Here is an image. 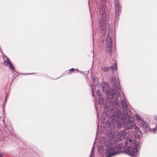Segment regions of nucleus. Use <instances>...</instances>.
I'll use <instances>...</instances> for the list:
<instances>
[{
    "mask_svg": "<svg viewBox=\"0 0 157 157\" xmlns=\"http://www.w3.org/2000/svg\"><path fill=\"white\" fill-rule=\"evenodd\" d=\"M134 130L135 131V134L136 136L137 137V138L140 137L141 136V132L140 131L139 128L137 126H135L134 128Z\"/></svg>",
    "mask_w": 157,
    "mask_h": 157,
    "instance_id": "nucleus-10",
    "label": "nucleus"
},
{
    "mask_svg": "<svg viewBox=\"0 0 157 157\" xmlns=\"http://www.w3.org/2000/svg\"><path fill=\"white\" fill-rule=\"evenodd\" d=\"M114 132H109L107 135V140L105 142V147L106 148L105 154L106 157H110L120 152V148L117 146H114Z\"/></svg>",
    "mask_w": 157,
    "mask_h": 157,
    "instance_id": "nucleus-2",
    "label": "nucleus"
},
{
    "mask_svg": "<svg viewBox=\"0 0 157 157\" xmlns=\"http://www.w3.org/2000/svg\"><path fill=\"white\" fill-rule=\"evenodd\" d=\"M155 119L157 121V116L155 117Z\"/></svg>",
    "mask_w": 157,
    "mask_h": 157,
    "instance_id": "nucleus-26",
    "label": "nucleus"
},
{
    "mask_svg": "<svg viewBox=\"0 0 157 157\" xmlns=\"http://www.w3.org/2000/svg\"><path fill=\"white\" fill-rule=\"evenodd\" d=\"M96 93L98 96V97L101 96V93L100 90H97L96 91Z\"/></svg>",
    "mask_w": 157,
    "mask_h": 157,
    "instance_id": "nucleus-20",
    "label": "nucleus"
},
{
    "mask_svg": "<svg viewBox=\"0 0 157 157\" xmlns=\"http://www.w3.org/2000/svg\"><path fill=\"white\" fill-rule=\"evenodd\" d=\"M121 105L122 107L125 112L127 113V110L128 109V105L126 102V100L125 99H124L122 100L121 101Z\"/></svg>",
    "mask_w": 157,
    "mask_h": 157,
    "instance_id": "nucleus-9",
    "label": "nucleus"
},
{
    "mask_svg": "<svg viewBox=\"0 0 157 157\" xmlns=\"http://www.w3.org/2000/svg\"><path fill=\"white\" fill-rule=\"evenodd\" d=\"M0 157H3L2 154L1 153H0Z\"/></svg>",
    "mask_w": 157,
    "mask_h": 157,
    "instance_id": "nucleus-25",
    "label": "nucleus"
},
{
    "mask_svg": "<svg viewBox=\"0 0 157 157\" xmlns=\"http://www.w3.org/2000/svg\"><path fill=\"white\" fill-rule=\"evenodd\" d=\"M110 82L113 88L109 92L107 90V87L104 86L102 87V91L106 92L107 94V99L110 104L109 105H105L104 113L108 117H111L112 118H115V120L117 121V126L120 128L123 126L125 118L127 119L128 115L127 113L125 112L121 118L122 113L120 110H116L115 114L113 108L110 105H112L115 109L118 108L120 104L118 101V98L121 92L120 86L119 83V79L118 77L116 78L113 77Z\"/></svg>",
    "mask_w": 157,
    "mask_h": 157,
    "instance_id": "nucleus-1",
    "label": "nucleus"
},
{
    "mask_svg": "<svg viewBox=\"0 0 157 157\" xmlns=\"http://www.w3.org/2000/svg\"><path fill=\"white\" fill-rule=\"evenodd\" d=\"M101 2V3L103 4H104L106 3V0H100Z\"/></svg>",
    "mask_w": 157,
    "mask_h": 157,
    "instance_id": "nucleus-22",
    "label": "nucleus"
},
{
    "mask_svg": "<svg viewBox=\"0 0 157 157\" xmlns=\"http://www.w3.org/2000/svg\"><path fill=\"white\" fill-rule=\"evenodd\" d=\"M132 140L131 139H127V143L129 144L130 146L125 150L126 154L132 156L136 153L138 154V150L137 148L140 147V144L139 143V139L138 138H136L135 141H133L132 142Z\"/></svg>",
    "mask_w": 157,
    "mask_h": 157,
    "instance_id": "nucleus-3",
    "label": "nucleus"
},
{
    "mask_svg": "<svg viewBox=\"0 0 157 157\" xmlns=\"http://www.w3.org/2000/svg\"><path fill=\"white\" fill-rule=\"evenodd\" d=\"M98 103L99 104L101 105H104V99L101 96L98 97Z\"/></svg>",
    "mask_w": 157,
    "mask_h": 157,
    "instance_id": "nucleus-14",
    "label": "nucleus"
},
{
    "mask_svg": "<svg viewBox=\"0 0 157 157\" xmlns=\"http://www.w3.org/2000/svg\"><path fill=\"white\" fill-rule=\"evenodd\" d=\"M75 70V69L74 68H71V69H70L69 70V71L70 72H72L73 71H74Z\"/></svg>",
    "mask_w": 157,
    "mask_h": 157,
    "instance_id": "nucleus-23",
    "label": "nucleus"
},
{
    "mask_svg": "<svg viewBox=\"0 0 157 157\" xmlns=\"http://www.w3.org/2000/svg\"><path fill=\"white\" fill-rule=\"evenodd\" d=\"M115 17H119V13H121V7L119 4V2L118 0H115Z\"/></svg>",
    "mask_w": 157,
    "mask_h": 157,
    "instance_id": "nucleus-5",
    "label": "nucleus"
},
{
    "mask_svg": "<svg viewBox=\"0 0 157 157\" xmlns=\"http://www.w3.org/2000/svg\"><path fill=\"white\" fill-rule=\"evenodd\" d=\"M6 59L4 58L5 60L4 61V64L6 66H7L9 64V68L13 70H14V68L13 66V65L10 62V59L8 57L6 56Z\"/></svg>",
    "mask_w": 157,
    "mask_h": 157,
    "instance_id": "nucleus-8",
    "label": "nucleus"
},
{
    "mask_svg": "<svg viewBox=\"0 0 157 157\" xmlns=\"http://www.w3.org/2000/svg\"><path fill=\"white\" fill-rule=\"evenodd\" d=\"M96 111H97V117H98V121H99V118H100L99 114V113H98V111L97 110L96 108Z\"/></svg>",
    "mask_w": 157,
    "mask_h": 157,
    "instance_id": "nucleus-21",
    "label": "nucleus"
},
{
    "mask_svg": "<svg viewBox=\"0 0 157 157\" xmlns=\"http://www.w3.org/2000/svg\"><path fill=\"white\" fill-rule=\"evenodd\" d=\"M94 149L95 147L94 146H93L92 148L91 151L90 157H94Z\"/></svg>",
    "mask_w": 157,
    "mask_h": 157,
    "instance_id": "nucleus-16",
    "label": "nucleus"
},
{
    "mask_svg": "<svg viewBox=\"0 0 157 157\" xmlns=\"http://www.w3.org/2000/svg\"><path fill=\"white\" fill-rule=\"evenodd\" d=\"M140 125L143 127L145 128L146 129L149 130V124L148 123L145 122L143 121L140 122Z\"/></svg>",
    "mask_w": 157,
    "mask_h": 157,
    "instance_id": "nucleus-12",
    "label": "nucleus"
},
{
    "mask_svg": "<svg viewBox=\"0 0 157 157\" xmlns=\"http://www.w3.org/2000/svg\"><path fill=\"white\" fill-rule=\"evenodd\" d=\"M131 117H129L128 115L127 119L125 118V121H124V127L125 129L129 130L133 128L134 126V123Z\"/></svg>",
    "mask_w": 157,
    "mask_h": 157,
    "instance_id": "nucleus-4",
    "label": "nucleus"
},
{
    "mask_svg": "<svg viewBox=\"0 0 157 157\" xmlns=\"http://www.w3.org/2000/svg\"><path fill=\"white\" fill-rule=\"evenodd\" d=\"M110 68L112 69L113 71H114L116 70L117 68V64L116 62L115 63L113 66L110 67Z\"/></svg>",
    "mask_w": 157,
    "mask_h": 157,
    "instance_id": "nucleus-17",
    "label": "nucleus"
},
{
    "mask_svg": "<svg viewBox=\"0 0 157 157\" xmlns=\"http://www.w3.org/2000/svg\"><path fill=\"white\" fill-rule=\"evenodd\" d=\"M95 144V142H94V144Z\"/></svg>",
    "mask_w": 157,
    "mask_h": 157,
    "instance_id": "nucleus-27",
    "label": "nucleus"
},
{
    "mask_svg": "<svg viewBox=\"0 0 157 157\" xmlns=\"http://www.w3.org/2000/svg\"><path fill=\"white\" fill-rule=\"evenodd\" d=\"M136 117L137 119L139 121H143L140 115L138 114H136Z\"/></svg>",
    "mask_w": 157,
    "mask_h": 157,
    "instance_id": "nucleus-19",
    "label": "nucleus"
},
{
    "mask_svg": "<svg viewBox=\"0 0 157 157\" xmlns=\"http://www.w3.org/2000/svg\"><path fill=\"white\" fill-rule=\"evenodd\" d=\"M109 128L110 129L113 130V129H114L115 128V124L112 121V122H111L109 123Z\"/></svg>",
    "mask_w": 157,
    "mask_h": 157,
    "instance_id": "nucleus-13",
    "label": "nucleus"
},
{
    "mask_svg": "<svg viewBox=\"0 0 157 157\" xmlns=\"http://www.w3.org/2000/svg\"><path fill=\"white\" fill-rule=\"evenodd\" d=\"M92 92L93 96L94 97V93L93 92V90L92 89Z\"/></svg>",
    "mask_w": 157,
    "mask_h": 157,
    "instance_id": "nucleus-24",
    "label": "nucleus"
},
{
    "mask_svg": "<svg viewBox=\"0 0 157 157\" xmlns=\"http://www.w3.org/2000/svg\"><path fill=\"white\" fill-rule=\"evenodd\" d=\"M112 49V46L107 47V52L108 53H111Z\"/></svg>",
    "mask_w": 157,
    "mask_h": 157,
    "instance_id": "nucleus-18",
    "label": "nucleus"
},
{
    "mask_svg": "<svg viewBox=\"0 0 157 157\" xmlns=\"http://www.w3.org/2000/svg\"><path fill=\"white\" fill-rule=\"evenodd\" d=\"M126 136V132L124 130L120 131L117 133V138L120 140L124 139Z\"/></svg>",
    "mask_w": 157,
    "mask_h": 157,
    "instance_id": "nucleus-7",
    "label": "nucleus"
},
{
    "mask_svg": "<svg viewBox=\"0 0 157 157\" xmlns=\"http://www.w3.org/2000/svg\"><path fill=\"white\" fill-rule=\"evenodd\" d=\"M99 13L101 17V21L102 22L104 23L107 20V18L106 15L105 14V12L104 8L101 7L100 9Z\"/></svg>",
    "mask_w": 157,
    "mask_h": 157,
    "instance_id": "nucleus-6",
    "label": "nucleus"
},
{
    "mask_svg": "<svg viewBox=\"0 0 157 157\" xmlns=\"http://www.w3.org/2000/svg\"><path fill=\"white\" fill-rule=\"evenodd\" d=\"M110 67H103L101 68V70L104 72L109 71L110 70Z\"/></svg>",
    "mask_w": 157,
    "mask_h": 157,
    "instance_id": "nucleus-15",
    "label": "nucleus"
},
{
    "mask_svg": "<svg viewBox=\"0 0 157 157\" xmlns=\"http://www.w3.org/2000/svg\"><path fill=\"white\" fill-rule=\"evenodd\" d=\"M106 40L107 47L112 46V41L110 37L108 35Z\"/></svg>",
    "mask_w": 157,
    "mask_h": 157,
    "instance_id": "nucleus-11",
    "label": "nucleus"
}]
</instances>
